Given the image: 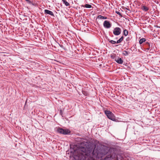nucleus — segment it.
Instances as JSON below:
<instances>
[{"instance_id":"9","label":"nucleus","mask_w":160,"mask_h":160,"mask_svg":"<svg viewBox=\"0 0 160 160\" xmlns=\"http://www.w3.org/2000/svg\"><path fill=\"white\" fill-rule=\"evenodd\" d=\"M97 18L99 19H107V17L101 16V15H99L98 16Z\"/></svg>"},{"instance_id":"18","label":"nucleus","mask_w":160,"mask_h":160,"mask_svg":"<svg viewBox=\"0 0 160 160\" xmlns=\"http://www.w3.org/2000/svg\"><path fill=\"white\" fill-rule=\"evenodd\" d=\"M146 43L147 44H148V45L150 47V44H149V42H146Z\"/></svg>"},{"instance_id":"2","label":"nucleus","mask_w":160,"mask_h":160,"mask_svg":"<svg viewBox=\"0 0 160 160\" xmlns=\"http://www.w3.org/2000/svg\"><path fill=\"white\" fill-rule=\"evenodd\" d=\"M105 112L107 117L113 121H115V118L114 114L110 111L106 110Z\"/></svg>"},{"instance_id":"1","label":"nucleus","mask_w":160,"mask_h":160,"mask_svg":"<svg viewBox=\"0 0 160 160\" xmlns=\"http://www.w3.org/2000/svg\"><path fill=\"white\" fill-rule=\"evenodd\" d=\"M73 158L75 160H122L119 155H117L113 149L105 148L102 149L95 148L86 143L81 144L75 152Z\"/></svg>"},{"instance_id":"15","label":"nucleus","mask_w":160,"mask_h":160,"mask_svg":"<svg viewBox=\"0 0 160 160\" xmlns=\"http://www.w3.org/2000/svg\"><path fill=\"white\" fill-rule=\"evenodd\" d=\"M129 52L126 51H123L122 54L125 56H127L129 54Z\"/></svg>"},{"instance_id":"17","label":"nucleus","mask_w":160,"mask_h":160,"mask_svg":"<svg viewBox=\"0 0 160 160\" xmlns=\"http://www.w3.org/2000/svg\"><path fill=\"white\" fill-rule=\"evenodd\" d=\"M116 13L117 14H118V15H121L120 13L119 12H118V11H116Z\"/></svg>"},{"instance_id":"12","label":"nucleus","mask_w":160,"mask_h":160,"mask_svg":"<svg viewBox=\"0 0 160 160\" xmlns=\"http://www.w3.org/2000/svg\"><path fill=\"white\" fill-rule=\"evenodd\" d=\"M123 36H122L121 38L117 41V43H120L123 40Z\"/></svg>"},{"instance_id":"16","label":"nucleus","mask_w":160,"mask_h":160,"mask_svg":"<svg viewBox=\"0 0 160 160\" xmlns=\"http://www.w3.org/2000/svg\"><path fill=\"white\" fill-rule=\"evenodd\" d=\"M109 42L112 44H115L117 43V42L115 41L112 40H108Z\"/></svg>"},{"instance_id":"3","label":"nucleus","mask_w":160,"mask_h":160,"mask_svg":"<svg viewBox=\"0 0 160 160\" xmlns=\"http://www.w3.org/2000/svg\"><path fill=\"white\" fill-rule=\"evenodd\" d=\"M57 131L58 133L64 135L67 134L70 132V131L68 129H64L60 128H58Z\"/></svg>"},{"instance_id":"5","label":"nucleus","mask_w":160,"mask_h":160,"mask_svg":"<svg viewBox=\"0 0 160 160\" xmlns=\"http://www.w3.org/2000/svg\"><path fill=\"white\" fill-rule=\"evenodd\" d=\"M103 26L106 28H110L111 27V24L107 20L105 21L103 23Z\"/></svg>"},{"instance_id":"8","label":"nucleus","mask_w":160,"mask_h":160,"mask_svg":"<svg viewBox=\"0 0 160 160\" xmlns=\"http://www.w3.org/2000/svg\"><path fill=\"white\" fill-rule=\"evenodd\" d=\"M141 8L142 10L145 12H147L149 10V8L145 6H142Z\"/></svg>"},{"instance_id":"19","label":"nucleus","mask_w":160,"mask_h":160,"mask_svg":"<svg viewBox=\"0 0 160 160\" xmlns=\"http://www.w3.org/2000/svg\"><path fill=\"white\" fill-rule=\"evenodd\" d=\"M149 48H147V49H146V50H149Z\"/></svg>"},{"instance_id":"14","label":"nucleus","mask_w":160,"mask_h":160,"mask_svg":"<svg viewBox=\"0 0 160 160\" xmlns=\"http://www.w3.org/2000/svg\"><path fill=\"white\" fill-rule=\"evenodd\" d=\"M128 31L126 29H125L123 31V34L125 36L128 35Z\"/></svg>"},{"instance_id":"10","label":"nucleus","mask_w":160,"mask_h":160,"mask_svg":"<svg viewBox=\"0 0 160 160\" xmlns=\"http://www.w3.org/2000/svg\"><path fill=\"white\" fill-rule=\"evenodd\" d=\"M82 7L87 8H92V6L91 5L88 4H86L85 5H82Z\"/></svg>"},{"instance_id":"21","label":"nucleus","mask_w":160,"mask_h":160,"mask_svg":"<svg viewBox=\"0 0 160 160\" xmlns=\"http://www.w3.org/2000/svg\"><path fill=\"white\" fill-rule=\"evenodd\" d=\"M111 57L112 58H112V56H111Z\"/></svg>"},{"instance_id":"7","label":"nucleus","mask_w":160,"mask_h":160,"mask_svg":"<svg viewBox=\"0 0 160 160\" xmlns=\"http://www.w3.org/2000/svg\"><path fill=\"white\" fill-rule=\"evenodd\" d=\"M44 13L45 14H49L52 16H54V14L52 11L47 9L44 10Z\"/></svg>"},{"instance_id":"6","label":"nucleus","mask_w":160,"mask_h":160,"mask_svg":"<svg viewBox=\"0 0 160 160\" xmlns=\"http://www.w3.org/2000/svg\"><path fill=\"white\" fill-rule=\"evenodd\" d=\"M115 60L119 64H122L123 62L122 58L119 57L115 58Z\"/></svg>"},{"instance_id":"20","label":"nucleus","mask_w":160,"mask_h":160,"mask_svg":"<svg viewBox=\"0 0 160 160\" xmlns=\"http://www.w3.org/2000/svg\"><path fill=\"white\" fill-rule=\"evenodd\" d=\"M52 0H49L48 1V2H50Z\"/></svg>"},{"instance_id":"13","label":"nucleus","mask_w":160,"mask_h":160,"mask_svg":"<svg viewBox=\"0 0 160 160\" xmlns=\"http://www.w3.org/2000/svg\"><path fill=\"white\" fill-rule=\"evenodd\" d=\"M62 1L63 2V3H64L67 6H68L70 5L69 3L65 0H62Z\"/></svg>"},{"instance_id":"4","label":"nucleus","mask_w":160,"mask_h":160,"mask_svg":"<svg viewBox=\"0 0 160 160\" xmlns=\"http://www.w3.org/2000/svg\"><path fill=\"white\" fill-rule=\"evenodd\" d=\"M121 32V29L119 27L115 28L113 31V34L116 36H118L120 34Z\"/></svg>"},{"instance_id":"11","label":"nucleus","mask_w":160,"mask_h":160,"mask_svg":"<svg viewBox=\"0 0 160 160\" xmlns=\"http://www.w3.org/2000/svg\"><path fill=\"white\" fill-rule=\"evenodd\" d=\"M146 39L145 38H142L140 39L139 40V43L140 44H141L143 42H145L146 41Z\"/></svg>"}]
</instances>
